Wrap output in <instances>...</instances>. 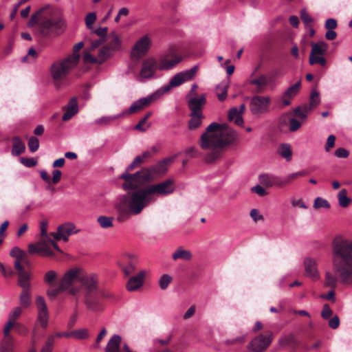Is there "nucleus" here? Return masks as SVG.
<instances>
[{
	"label": "nucleus",
	"mask_w": 352,
	"mask_h": 352,
	"mask_svg": "<svg viewBox=\"0 0 352 352\" xmlns=\"http://www.w3.org/2000/svg\"><path fill=\"white\" fill-rule=\"evenodd\" d=\"M175 190L173 179H166L160 183L151 184L138 189L120 197L116 204L119 219H126L132 215H138L157 197H165Z\"/></svg>",
	"instance_id": "f257e3e1"
},
{
	"label": "nucleus",
	"mask_w": 352,
	"mask_h": 352,
	"mask_svg": "<svg viewBox=\"0 0 352 352\" xmlns=\"http://www.w3.org/2000/svg\"><path fill=\"white\" fill-rule=\"evenodd\" d=\"M237 139V133L226 124L212 122L201 135L199 144L204 150L210 151L206 157L208 163L220 158L226 147Z\"/></svg>",
	"instance_id": "f03ea898"
},
{
	"label": "nucleus",
	"mask_w": 352,
	"mask_h": 352,
	"mask_svg": "<svg viewBox=\"0 0 352 352\" xmlns=\"http://www.w3.org/2000/svg\"><path fill=\"white\" fill-rule=\"evenodd\" d=\"M332 263L341 283H352V241L340 235L332 242Z\"/></svg>",
	"instance_id": "7ed1b4c3"
},
{
	"label": "nucleus",
	"mask_w": 352,
	"mask_h": 352,
	"mask_svg": "<svg viewBox=\"0 0 352 352\" xmlns=\"http://www.w3.org/2000/svg\"><path fill=\"white\" fill-rule=\"evenodd\" d=\"M83 271L80 267H73L66 271L60 280V289H65L70 295H77L80 292V287L74 285L80 283Z\"/></svg>",
	"instance_id": "20e7f679"
},
{
	"label": "nucleus",
	"mask_w": 352,
	"mask_h": 352,
	"mask_svg": "<svg viewBox=\"0 0 352 352\" xmlns=\"http://www.w3.org/2000/svg\"><path fill=\"white\" fill-rule=\"evenodd\" d=\"M199 69L198 65H195L191 69L181 72L175 74L170 80L169 83L157 90L161 93V96L168 92L171 88L181 85L182 83L193 79Z\"/></svg>",
	"instance_id": "39448f33"
},
{
	"label": "nucleus",
	"mask_w": 352,
	"mask_h": 352,
	"mask_svg": "<svg viewBox=\"0 0 352 352\" xmlns=\"http://www.w3.org/2000/svg\"><path fill=\"white\" fill-rule=\"evenodd\" d=\"M121 49V40L115 33L109 36L108 43L101 47L98 52V64H102Z\"/></svg>",
	"instance_id": "423d86ee"
},
{
	"label": "nucleus",
	"mask_w": 352,
	"mask_h": 352,
	"mask_svg": "<svg viewBox=\"0 0 352 352\" xmlns=\"http://www.w3.org/2000/svg\"><path fill=\"white\" fill-rule=\"evenodd\" d=\"M40 26L42 32L45 34L50 32L61 33L66 29L67 23L63 14L58 12L52 18L43 19Z\"/></svg>",
	"instance_id": "0eeeda50"
},
{
	"label": "nucleus",
	"mask_w": 352,
	"mask_h": 352,
	"mask_svg": "<svg viewBox=\"0 0 352 352\" xmlns=\"http://www.w3.org/2000/svg\"><path fill=\"white\" fill-rule=\"evenodd\" d=\"M77 64L67 56L64 59L58 60L51 66V75L54 80L63 79Z\"/></svg>",
	"instance_id": "6e6552de"
},
{
	"label": "nucleus",
	"mask_w": 352,
	"mask_h": 352,
	"mask_svg": "<svg viewBox=\"0 0 352 352\" xmlns=\"http://www.w3.org/2000/svg\"><path fill=\"white\" fill-rule=\"evenodd\" d=\"M157 69H159L158 63L153 58H147L142 61L140 72L136 76V80L139 82H144L154 78Z\"/></svg>",
	"instance_id": "1a4fd4ad"
},
{
	"label": "nucleus",
	"mask_w": 352,
	"mask_h": 352,
	"mask_svg": "<svg viewBox=\"0 0 352 352\" xmlns=\"http://www.w3.org/2000/svg\"><path fill=\"white\" fill-rule=\"evenodd\" d=\"M271 99L269 96H254L250 101V110L252 115L260 117L269 111Z\"/></svg>",
	"instance_id": "9d476101"
},
{
	"label": "nucleus",
	"mask_w": 352,
	"mask_h": 352,
	"mask_svg": "<svg viewBox=\"0 0 352 352\" xmlns=\"http://www.w3.org/2000/svg\"><path fill=\"white\" fill-rule=\"evenodd\" d=\"M160 97L161 93L156 91L146 97L142 98H140L139 100H135L134 102L132 103V104L131 105L128 110L122 112V113L123 114V117L132 113H135L138 111L144 109V108L151 104L153 102H155Z\"/></svg>",
	"instance_id": "9b49d317"
},
{
	"label": "nucleus",
	"mask_w": 352,
	"mask_h": 352,
	"mask_svg": "<svg viewBox=\"0 0 352 352\" xmlns=\"http://www.w3.org/2000/svg\"><path fill=\"white\" fill-rule=\"evenodd\" d=\"M272 340V331L267 332L265 335L259 334L250 342L248 349L252 352H263L270 345Z\"/></svg>",
	"instance_id": "f8f14e48"
},
{
	"label": "nucleus",
	"mask_w": 352,
	"mask_h": 352,
	"mask_svg": "<svg viewBox=\"0 0 352 352\" xmlns=\"http://www.w3.org/2000/svg\"><path fill=\"white\" fill-rule=\"evenodd\" d=\"M80 284V290L83 289L85 294H96L99 289L98 277L94 273H87L83 271Z\"/></svg>",
	"instance_id": "ddd939ff"
},
{
	"label": "nucleus",
	"mask_w": 352,
	"mask_h": 352,
	"mask_svg": "<svg viewBox=\"0 0 352 352\" xmlns=\"http://www.w3.org/2000/svg\"><path fill=\"white\" fill-rule=\"evenodd\" d=\"M151 45V39L148 35L139 38L134 44L131 51V57L133 60H139L148 51Z\"/></svg>",
	"instance_id": "4468645a"
},
{
	"label": "nucleus",
	"mask_w": 352,
	"mask_h": 352,
	"mask_svg": "<svg viewBox=\"0 0 352 352\" xmlns=\"http://www.w3.org/2000/svg\"><path fill=\"white\" fill-rule=\"evenodd\" d=\"M182 60V57L176 54L173 50H168L162 55L158 62L159 70H169L175 67Z\"/></svg>",
	"instance_id": "2eb2a0df"
},
{
	"label": "nucleus",
	"mask_w": 352,
	"mask_h": 352,
	"mask_svg": "<svg viewBox=\"0 0 352 352\" xmlns=\"http://www.w3.org/2000/svg\"><path fill=\"white\" fill-rule=\"evenodd\" d=\"M120 178L124 180L122 186L126 190L138 189L144 185L138 171L133 174H131L129 172L124 171L120 176Z\"/></svg>",
	"instance_id": "dca6fc26"
},
{
	"label": "nucleus",
	"mask_w": 352,
	"mask_h": 352,
	"mask_svg": "<svg viewBox=\"0 0 352 352\" xmlns=\"http://www.w3.org/2000/svg\"><path fill=\"white\" fill-rule=\"evenodd\" d=\"M36 307L37 309V320L42 327H46L48 324L49 311L44 298L37 296L36 298Z\"/></svg>",
	"instance_id": "f3484780"
},
{
	"label": "nucleus",
	"mask_w": 352,
	"mask_h": 352,
	"mask_svg": "<svg viewBox=\"0 0 352 352\" xmlns=\"http://www.w3.org/2000/svg\"><path fill=\"white\" fill-rule=\"evenodd\" d=\"M28 252L30 254H38L45 256H52L54 253L50 249V243L47 239L42 238V239L34 244H30L28 246Z\"/></svg>",
	"instance_id": "a211bd4d"
},
{
	"label": "nucleus",
	"mask_w": 352,
	"mask_h": 352,
	"mask_svg": "<svg viewBox=\"0 0 352 352\" xmlns=\"http://www.w3.org/2000/svg\"><path fill=\"white\" fill-rule=\"evenodd\" d=\"M79 231L73 222H65L58 226V238L62 239L64 242H67L70 235L77 234Z\"/></svg>",
	"instance_id": "6ab92c4d"
},
{
	"label": "nucleus",
	"mask_w": 352,
	"mask_h": 352,
	"mask_svg": "<svg viewBox=\"0 0 352 352\" xmlns=\"http://www.w3.org/2000/svg\"><path fill=\"white\" fill-rule=\"evenodd\" d=\"M206 103V95L201 94L199 97L193 96L188 98V104L190 113H203V109Z\"/></svg>",
	"instance_id": "aec40b11"
},
{
	"label": "nucleus",
	"mask_w": 352,
	"mask_h": 352,
	"mask_svg": "<svg viewBox=\"0 0 352 352\" xmlns=\"http://www.w3.org/2000/svg\"><path fill=\"white\" fill-rule=\"evenodd\" d=\"M260 184L267 188L283 187L282 178L274 175L262 174L258 176Z\"/></svg>",
	"instance_id": "412c9836"
},
{
	"label": "nucleus",
	"mask_w": 352,
	"mask_h": 352,
	"mask_svg": "<svg viewBox=\"0 0 352 352\" xmlns=\"http://www.w3.org/2000/svg\"><path fill=\"white\" fill-rule=\"evenodd\" d=\"M305 275L314 280L320 278V274L317 268V261L312 258H305L304 260Z\"/></svg>",
	"instance_id": "4be33fe9"
},
{
	"label": "nucleus",
	"mask_w": 352,
	"mask_h": 352,
	"mask_svg": "<svg viewBox=\"0 0 352 352\" xmlns=\"http://www.w3.org/2000/svg\"><path fill=\"white\" fill-rule=\"evenodd\" d=\"M145 275L146 272L142 270L136 276L131 277L126 284L127 290L134 292L141 287L143 285Z\"/></svg>",
	"instance_id": "5701e85b"
},
{
	"label": "nucleus",
	"mask_w": 352,
	"mask_h": 352,
	"mask_svg": "<svg viewBox=\"0 0 352 352\" xmlns=\"http://www.w3.org/2000/svg\"><path fill=\"white\" fill-rule=\"evenodd\" d=\"M245 106L244 104H241L239 109L236 107H232L229 110L228 112V120L230 121H234V123L238 126H241L243 124V119L242 114L244 113Z\"/></svg>",
	"instance_id": "b1692460"
},
{
	"label": "nucleus",
	"mask_w": 352,
	"mask_h": 352,
	"mask_svg": "<svg viewBox=\"0 0 352 352\" xmlns=\"http://www.w3.org/2000/svg\"><path fill=\"white\" fill-rule=\"evenodd\" d=\"M21 313L22 309L20 307H14L8 316V320L6 322L3 329V334L5 336L8 335V332H10L11 328H12L14 325L16 324V320L21 316Z\"/></svg>",
	"instance_id": "393cba45"
},
{
	"label": "nucleus",
	"mask_w": 352,
	"mask_h": 352,
	"mask_svg": "<svg viewBox=\"0 0 352 352\" xmlns=\"http://www.w3.org/2000/svg\"><path fill=\"white\" fill-rule=\"evenodd\" d=\"M311 51L309 57H316L324 55L328 50V45L324 41L311 43Z\"/></svg>",
	"instance_id": "a878e982"
},
{
	"label": "nucleus",
	"mask_w": 352,
	"mask_h": 352,
	"mask_svg": "<svg viewBox=\"0 0 352 352\" xmlns=\"http://www.w3.org/2000/svg\"><path fill=\"white\" fill-rule=\"evenodd\" d=\"M190 119L188 122L190 130H196L201 126L202 121L205 118L204 113H190Z\"/></svg>",
	"instance_id": "bb28decb"
},
{
	"label": "nucleus",
	"mask_w": 352,
	"mask_h": 352,
	"mask_svg": "<svg viewBox=\"0 0 352 352\" xmlns=\"http://www.w3.org/2000/svg\"><path fill=\"white\" fill-rule=\"evenodd\" d=\"M250 84L256 87V92L262 93L268 85L267 77L265 75H260L257 78L250 81Z\"/></svg>",
	"instance_id": "cd10ccee"
},
{
	"label": "nucleus",
	"mask_w": 352,
	"mask_h": 352,
	"mask_svg": "<svg viewBox=\"0 0 352 352\" xmlns=\"http://www.w3.org/2000/svg\"><path fill=\"white\" fill-rule=\"evenodd\" d=\"M14 348L15 344L14 338L10 336V332H8V335H4V338L0 346V352H14Z\"/></svg>",
	"instance_id": "c85d7f7f"
},
{
	"label": "nucleus",
	"mask_w": 352,
	"mask_h": 352,
	"mask_svg": "<svg viewBox=\"0 0 352 352\" xmlns=\"http://www.w3.org/2000/svg\"><path fill=\"white\" fill-rule=\"evenodd\" d=\"M123 118L122 113L114 116H102L99 118L96 119L94 121V124L99 126H104L110 124L114 120Z\"/></svg>",
	"instance_id": "c756f323"
},
{
	"label": "nucleus",
	"mask_w": 352,
	"mask_h": 352,
	"mask_svg": "<svg viewBox=\"0 0 352 352\" xmlns=\"http://www.w3.org/2000/svg\"><path fill=\"white\" fill-rule=\"evenodd\" d=\"M78 111V104L76 99L73 98L69 102L66 111L63 115L62 119L63 121H67L71 119Z\"/></svg>",
	"instance_id": "7c9ffc66"
},
{
	"label": "nucleus",
	"mask_w": 352,
	"mask_h": 352,
	"mask_svg": "<svg viewBox=\"0 0 352 352\" xmlns=\"http://www.w3.org/2000/svg\"><path fill=\"white\" fill-rule=\"evenodd\" d=\"M121 337L118 335H113L109 340L106 346V352H120Z\"/></svg>",
	"instance_id": "2f4dec72"
},
{
	"label": "nucleus",
	"mask_w": 352,
	"mask_h": 352,
	"mask_svg": "<svg viewBox=\"0 0 352 352\" xmlns=\"http://www.w3.org/2000/svg\"><path fill=\"white\" fill-rule=\"evenodd\" d=\"M140 177L144 185L146 183L151 182L155 177V169L151 167L144 168L138 171Z\"/></svg>",
	"instance_id": "473e14b6"
},
{
	"label": "nucleus",
	"mask_w": 352,
	"mask_h": 352,
	"mask_svg": "<svg viewBox=\"0 0 352 352\" xmlns=\"http://www.w3.org/2000/svg\"><path fill=\"white\" fill-rule=\"evenodd\" d=\"M25 149V144L22 142L20 138L17 136L14 137L12 139V154L14 155H19L23 153Z\"/></svg>",
	"instance_id": "72a5a7b5"
},
{
	"label": "nucleus",
	"mask_w": 352,
	"mask_h": 352,
	"mask_svg": "<svg viewBox=\"0 0 352 352\" xmlns=\"http://www.w3.org/2000/svg\"><path fill=\"white\" fill-rule=\"evenodd\" d=\"M192 257L190 251L184 250L182 248H177L172 255L173 260L182 259L184 261H190Z\"/></svg>",
	"instance_id": "f704fd0d"
},
{
	"label": "nucleus",
	"mask_w": 352,
	"mask_h": 352,
	"mask_svg": "<svg viewBox=\"0 0 352 352\" xmlns=\"http://www.w3.org/2000/svg\"><path fill=\"white\" fill-rule=\"evenodd\" d=\"M19 285L23 289V290H30V283L29 280L30 278V274L26 272H18Z\"/></svg>",
	"instance_id": "c9c22d12"
},
{
	"label": "nucleus",
	"mask_w": 352,
	"mask_h": 352,
	"mask_svg": "<svg viewBox=\"0 0 352 352\" xmlns=\"http://www.w3.org/2000/svg\"><path fill=\"white\" fill-rule=\"evenodd\" d=\"M131 255H126L122 259L119 261V265L122 268L124 273L129 276L135 271L136 266L133 262H129L126 265H124V262L126 259L131 258Z\"/></svg>",
	"instance_id": "e433bc0d"
},
{
	"label": "nucleus",
	"mask_w": 352,
	"mask_h": 352,
	"mask_svg": "<svg viewBox=\"0 0 352 352\" xmlns=\"http://www.w3.org/2000/svg\"><path fill=\"white\" fill-rule=\"evenodd\" d=\"M94 295L95 294H85V305L91 311H96L99 306V301Z\"/></svg>",
	"instance_id": "4c0bfd02"
},
{
	"label": "nucleus",
	"mask_w": 352,
	"mask_h": 352,
	"mask_svg": "<svg viewBox=\"0 0 352 352\" xmlns=\"http://www.w3.org/2000/svg\"><path fill=\"white\" fill-rule=\"evenodd\" d=\"M172 161V158H166L157 162L155 166H152V168L155 169V175L164 174L168 169V165L170 164Z\"/></svg>",
	"instance_id": "58836bf2"
},
{
	"label": "nucleus",
	"mask_w": 352,
	"mask_h": 352,
	"mask_svg": "<svg viewBox=\"0 0 352 352\" xmlns=\"http://www.w3.org/2000/svg\"><path fill=\"white\" fill-rule=\"evenodd\" d=\"M338 204L341 208H346L352 202V199L347 197V190L345 188L341 189L337 195Z\"/></svg>",
	"instance_id": "ea45409f"
},
{
	"label": "nucleus",
	"mask_w": 352,
	"mask_h": 352,
	"mask_svg": "<svg viewBox=\"0 0 352 352\" xmlns=\"http://www.w3.org/2000/svg\"><path fill=\"white\" fill-rule=\"evenodd\" d=\"M279 155L285 158L287 162H289L292 158V151L291 146L289 144H282L278 148Z\"/></svg>",
	"instance_id": "a19ab883"
},
{
	"label": "nucleus",
	"mask_w": 352,
	"mask_h": 352,
	"mask_svg": "<svg viewBox=\"0 0 352 352\" xmlns=\"http://www.w3.org/2000/svg\"><path fill=\"white\" fill-rule=\"evenodd\" d=\"M20 304L23 308H28L30 306L32 302V296L30 289V290H22L21 293L20 298Z\"/></svg>",
	"instance_id": "79ce46f5"
},
{
	"label": "nucleus",
	"mask_w": 352,
	"mask_h": 352,
	"mask_svg": "<svg viewBox=\"0 0 352 352\" xmlns=\"http://www.w3.org/2000/svg\"><path fill=\"white\" fill-rule=\"evenodd\" d=\"M307 175V172L305 170H300L296 173L289 174L286 177L282 178L283 185L285 186L292 182V180L297 179L299 177H304Z\"/></svg>",
	"instance_id": "37998d69"
},
{
	"label": "nucleus",
	"mask_w": 352,
	"mask_h": 352,
	"mask_svg": "<svg viewBox=\"0 0 352 352\" xmlns=\"http://www.w3.org/2000/svg\"><path fill=\"white\" fill-rule=\"evenodd\" d=\"M338 278L336 275L330 272L325 273L324 284L326 287H329L332 289L335 288L337 285Z\"/></svg>",
	"instance_id": "c03bdc74"
},
{
	"label": "nucleus",
	"mask_w": 352,
	"mask_h": 352,
	"mask_svg": "<svg viewBox=\"0 0 352 352\" xmlns=\"http://www.w3.org/2000/svg\"><path fill=\"white\" fill-rule=\"evenodd\" d=\"M320 103V94L316 89H313L309 97V105L311 110L315 109Z\"/></svg>",
	"instance_id": "a18cd8bd"
},
{
	"label": "nucleus",
	"mask_w": 352,
	"mask_h": 352,
	"mask_svg": "<svg viewBox=\"0 0 352 352\" xmlns=\"http://www.w3.org/2000/svg\"><path fill=\"white\" fill-rule=\"evenodd\" d=\"M84 46L83 42H79L76 43L73 47V53L71 55H69L67 57L70 58L72 60L75 61V63L78 65L79 60H80V53L79 51Z\"/></svg>",
	"instance_id": "49530a36"
},
{
	"label": "nucleus",
	"mask_w": 352,
	"mask_h": 352,
	"mask_svg": "<svg viewBox=\"0 0 352 352\" xmlns=\"http://www.w3.org/2000/svg\"><path fill=\"white\" fill-rule=\"evenodd\" d=\"M301 86L300 80L296 82L294 85L288 87V89L285 91L284 96L289 98H294L299 91Z\"/></svg>",
	"instance_id": "de8ad7c7"
},
{
	"label": "nucleus",
	"mask_w": 352,
	"mask_h": 352,
	"mask_svg": "<svg viewBox=\"0 0 352 352\" xmlns=\"http://www.w3.org/2000/svg\"><path fill=\"white\" fill-rule=\"evenodd\" d=\"M228 85L226 83H221L216 87L217 96L220 101H223L227 97Z\"/></svg>",
	"instance_id": "09e8293b"
},
{
	"label": "nucleus",
	"mask_w": 352,
	"mask_h": 352,
	"mask_svg": "<svg viewBox=\"0 0 352 352\" xmlns=\"http://www.w3.org/2000/svg\"><path fill=\"white\" fill-rule=\"evenodd\" d=\"M113 217L106 216H100L97 219L100 227L104 229L113 227Z\"/></svg>",
	"instance_id": "8fccbe9b"
},
{
	"label": "nucleus",
	"mask_w": 352,
	"mask_h": 352,
	"mask_svg": "<svg viewBox=\"0 0 352 352\" xmlns=\"http://www.w3.org/2000/svg\"><path fill=\"white\" fill-rule=\"evenodd\" d=\"M313 207L315 209H319V208H325L329 209L330 208L331 206L329 201L320 197H318L314 199Z\"/></svg>",
	"instance_id": "3c124183"
},
{
	"label": "nucleus",
	"mask_w": 352,
	"mask_h": 352,
	"mask_svg": "<svg viewBox=\"0 0 352 352\" xmlns=\"http://www.w3.org/2000/svg\"><path fill=\"white\" fill-rule=\"evenodd\" d=\"M73 338L77 340H85L89 337V331L86 328L72 331Z\"/></svg>",
	"instance_id": "603ef678"
},
{
	"label": "nucleus",
	"mask_w": 352,
	"mask_h": 352,
	"mask_svg": "<svg viewBox=\"0 0 352 352\" xmlns=\"http://www.w3.org/2000/svg\"><path fill=\"white\" fill-rule=\"evenodd\" d=\"M311 110L308 107L307 105H303L302 107H298L294 109V113L296 116L300 118L302 120H306L307 118V114Z\"/></svg>",
	"instance_id": "864d4df0"
},
{
	"label": "nucleus",
	"mask_w": 352,
	"mask_h": 352,
	"mask_svg": "<svg viewBox=\"0 0 352 352\" xmlns=\"http://www.w3.org/2000/svg\"><path fill=\"white\" fill-rule=\"evenodd\" d=\"M85 24L89 30H94V23L96 20V14L95 12H89L85 17Z\"/></svg>",
	"instance_id": "5fc2aeb1"
},
{
	"label": "nucleus",
	"mask_w": 352,
	"mask_h": 352,
	"mask_svg": "<svg viewBox=\"0 0 352 352\" xmlns=\"http://www.w3.org/2000/svg\"><path fill=\"white\" fill-rule=\"evenodd\" d=\"M152 115V112L149 111L146 113V115L142 118L140 122L135 125V129L136 130H139L141 131H145L146 129L149 126V125L147 126V127H144L143 126L146 124V120L150 118V116Z\"/></svg>",
	"instance_id": "6e6d98bb"
},
{
	"label": "nucleus",
	"mask_w": 352,
	"mask_h": 352,
	"mask_svg": "<svg viewBox=\"0 0 352 352\" xmlns=\"http://www.w3.org/2000/svg\"><path fill=\"white\" fill-rule=\"evenodd\" d=\"M54 344V336L49 337L47 339V341L42 346L40 352H52Z\"/></svg>",
	"instance_id": "4d7b16f0"
},
{
	"label": "nucleus",
	"mask_w": 352,
	"mask_h": 352,
	"mask_svg": "<svg viewBox=\"0 0 352 352\" xmlns=\"http://www.w3.org/2000/svg\"><path fill=\"white\" fill-rule=\"evenodd\" d=\"M172 278L168 274H164L162 276L159 280L160 287L162 289H165L168 286L169 283L171 282Z\"/></svg>",
	"instance_id": "13d9d810"
},
{
	"label": "nucleus",
	"mask_w": 352,
	"mask_h": 352,
	"mask_svg": "<svg viewBox=\"0 0 352 352\" xmlns=\"http://www.w3.org/2000/svg\"><path fill=\"white\" fill-rule=\"evenodd\" d=\"M28 146L31 152H35L39 147L38 139L36 137L32 136L28 141Z\"/></svg>",
	"instance_id": "bf43d9fd"
},
{
	"label": "nucleus",
	"mask_w": 352,
	"mask_h": 352,
	"mask_svg": "<svg viewBox=\"0 0 352 352\" xmlns=\"http://www.w3.org/2000/svg\"><path fill=\"white\" fill-rule=\"evenodd\" d=\"M142 163H143V157L140 156H137L135 157L133 161L127 166L125 171L130 172L135 167L140 166Z\"/></svg>",
	"instance_id": "052dcab7"
},
{
	"label": "nucleus",
	"mask_w": 352,
	"mask_h": 352,
	"mask_svg": "<svg viewBox=\"0 0 352 352\" xmlns=\"http://www.w3.org/2000/svg\"><path fill=\"white\" fill-rule=\"evenodd\" d=\"M65 289H60V282H59V285L58 287H51L47 291V294L50 298H55L60 292H65Z\"/></svg>",
	"instance_id": "680f3d73"
},
{
	"label": "nucleus",
	"mask_w": 352,
	"mask_h": 352,
	"mask_svg": "<svg viewBox=\"0 0 352 352\" xmlns=\"http://www.w3.org/2000/svg\"><path fill=\"white\" fill-rule=\"evenodd\" d=\"M20 162L22 164H23L26 167L35 166L38 163L37 160L33 157H30V158L21 157Z\"/></svg>",
	"instance_id": "e2e57ef3"
},
{
	"label": "nucleus",
	"mask_w": 352,
	"mask_h": 352,
	"mask_svg": "<svg viewBox=\"0 0 352 352\" xmlns=\"http://www.w3.org/2000/svg\"><path fill=\"white\" fill-rule=\"evenodd\" d=\"M47 226L48 222L46 220H43L40 223L41 238H45L47 239L50 237V235L47 234Z\"/></svg>",
	"instance_id": "0e129e2a"
},
{
	"label": "nucleus",
	"mask_w": 352,
	"mask_h": 352,
	"mask_svg": "<svg viewBox=\"0 0 352 352\" xmlns=\"http://www.w3.org/2000/svg\"><path fill=\"white\" fill-rule=\"evenodd\" d=\"M10 254L17 259H21L25 256V252L18 247H14L10 250Z\"/></svg>",
	"instance_id": "69168bd1"
},
{
	"label": "nucleus",
	"mask_w": 352,
	"mask_h": 352,
	"mask_svg": "<svg viewBox=\"0 0 352 352\" xmlns=\"http://www.w3.org/2000/svg\"><path fill=\"white\" fill-rule=\"evenodd\" d=\"M57 276L56 272L54 270L48 271L45 274L44 277V280L50 284L52 285L54 280L56 279Z\"/></svg>",
	"instance_id": "338daca9"
},
{
	"label": "nucleus",
	"mask_w": 352,
	"mask_h": 352,
	"mask_svg": "<svg viewBox=\"0 0 352 352\" xmlns=\"http://www.w3.org/2000/svg\"><path fill=\"white\" fill-rule=\"evenodd\" d=\"M333 314V311L329 305L324 304L321 311V316L324 319L329 318Z\"/></svg>",
	"instance_id": "774afa93"
}]
</instances>
